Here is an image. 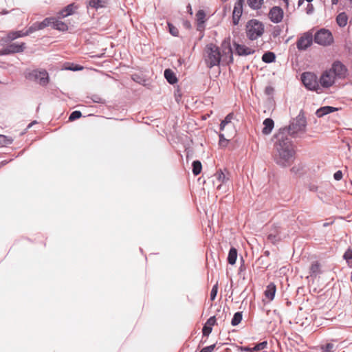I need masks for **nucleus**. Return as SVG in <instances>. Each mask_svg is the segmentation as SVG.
I'll list each match as a JSON object with an SVG mask.
<instances>
[{
	"instance_id": "obj_54",
	"label": "nucleus",
	"mask_w": 352,
	"mask_h": 352,
	"mask_svg": "<svg viewBox=\"0 0 352 352\" xmlns=\"http://www.w3.org/2000/svg\"><path fill=\"white\" fill-rule=\"evenodd\" d=\"M270 87H267V88H266L265 91H266V92H267V94H269V93H270V92H269V91H270Z\"/></svg>"
},
{
	"instance_id": "obj_38",
	"label": "nucleus",
	"mask_w": 352,
	"mask_h": 352,
	"mask_svg": "<svg viewBox=\"0 0 352 352\" xmlns=\"http://www.w3.org/2000/svg\"><path fill=\"white\" fill-rule=\"evenodd\" d=\"M311 276H316L320 273V264L318 262H315L311 264L310 267Z\"/></svg>"
},
{
	"instance_id": "obj_20",
	"label": "nucleus",
	"mask_w": 352,
	"mask_h": 352,
	"mask_svg": "<svg viewBox=\"0 0 352 352\" xmlns=\"http://www.w3.org/2000/svg\"><path fill=\"white\" fill-rule=\"evenodd\" d=\"M76 8L77 7L74 6V3L69 4L58 12L59 16L62 18L68 16L72 14Z\"/></svg>"
},
{
	"instance_id": "obj_50",
	"label": "nucleus",
	"mask_w": 352,
	"mask_h": 352,
	"mask_svg": "<svg viewBox=\"0 0 352 352\" xmlns=\"http://www.w3.org/2000/svg\"><path fill=\"white\" fill-rule=\"evenodd\" d=\"M305 1V0H298V7L301 6Z\"/></svg>"
},
{
	"instance_id": "obj_41",
	"label": "nucleus",
	"mask_w": 352,
	"mask_h": 352,
	"mask_svg": "<svg viewBox=\"0 0 352 352\" xmlns=\"http://www.w3.org/2000/svg\"><path fill=\"white\" fill-rule=\"evenodd\" d=\"M168 30L170 34L174 36H177L179 34L178 29L175 27L172 23H168Z\"/></svg>"
},
{
	"instance_id": "obj_6",
	"label": "nucleus",
	"mask_w": 352,
	"mask_h": 352,
	"mask_svg": "<svg viewBox=\"0 0 352 352\" xmlns=\"http://www.w3.org/2000/svg\"><path fill=\"white\" fill-rule=\"evenodd\" d=\"M314 41L318 45L328 46L333 43V38L329 30L322 28L315 34Z\"/></svg>"
},
{
	"instance_id": "obj_27",
	"label": "nucleus",
	"mask_w": 352,
	"mask_h": 352,
	"mask_svg": "<svg viewBox=\"0 0 352 352\" xmlns=\"http://www.w3.org/2000/svg\"><path fill=\"white\" fill-rule=\"evenodd\" d=\"M52 28L64 32L67 30L68 26L65 23L57 19L56 18H54Z\"/></svg>"
},
{
	"instance_id": "obj_33",
	"label": "nucleus",
	"mask_w": 352,
	"mask_h": 352,
	"mask_svg": "<svg viewBox=\"0 0 352 352\" xmlns=\"http://www.w3.org/2000/svg\"><path fill=\"white\" fill-rule=\"evenodd\" d=\"M13 139L12 137L0 134V146H5L12 144Z\"/></svg>"
},
{
	"instance_id": "obj_61",
	"label": "nucleus",
	"mask_w": 352,
	"mask_h": 352,
	"mask_svg": "<svg viewBox=\"0 0 352 352\" xmlns=\"http://www.w3.org/2000/svg\"><path fill=\"white\" fill-rule=\"evenodd\" d=\"M351 281H352V276H351Z\"/></svg>"
},
{
	"instance_id": "obj_53",
	"label": "nucleus",
	"mask_w": 352,
	"mask_h": 352,
	"mask_svg": "<svg viewBox=\"0 0 352 352\" xmlns=\"http://www.w3.org/2000/svg\"><path fill=\"white\" fill-rule=\"evenodd\" d=\"M34 123H36V121H34L32 122H31L29 125H28V128H30Z\"/></svg>"
},
{
	"instance_id": "obj_60",
	"label": "nucleus",
	"mask_w": 352,
	"mask_h": 352,
	"mask_svg": "<svg viewBox=\"0 0 352 352\" xmlns=\"http://www.w3.org/2000/svg\"><path fill=\"white\" fill-rule=\"evenodd\" d=\"M199 352H203L201 350Z\"/></svg>"
},
{
	"instance_id": "obj_46",
	"label": "nucleus",
	"mask_w": 352,
	"mask_h": 352,
	"mask_svg": "<svg viewBox=\"0 0 352 352\" xmlns=\"http://www.w3.org/2000/svg\"><path fill=\"white\" fill-rule=\"evenodd\" d=\"M333 177L337 181L340 180L342 178V172L341 170L336 171L333 175Z\"/></svg>"
},
{
	"instance_id": "obj_16",
	"label": "nucleus",
	"mask_w": 352,
	"mask_h": 352,
	"mask_svg": "<svg viewBox=\"0 0 352 352\" xmlns=\"http://www.w3.org/2000/svg\"><path fill=\"white\" fill-rule=\"evenodd\" d=\"M267 346V342L263 341L261 342L257 343L255 344L254 347L250 346H238L237 350L239 351H246V352H254L260 350H263L266 349Z\"/></svg>"
},
{
	"instance_id": "obj_55",
	"label": "nucleus",
	"mask_w": 352,
	"mask_h": 352,
	"mask_svg": "<svg viewBox=\"0 0 352 352\" xmlns=\"http://www.w3.org/2000/svg\"><path fill=\"white\" fill-rule=\"evenodd\" d=\"M73 71H76V70H78L79 69L78 68H74V69H71Z\"/></svg>"
},
{
	"instance_id": "obj_18",
	"label": "nucleus",
	"mask_w": 352,
	"mask_h": 352,
	"mask_svg": "<svg viewBox=\"0 0 352 352\" xmlns=\"http://www.w3.org/2000/svg\"><path fill=\"white\" fill-rule=\"evenodd\" d=\"M205 19H206V13H205L204 10H199L196 14L197 30L198 31H202L204 30Z\"/></svg>"
},
{
	"instance_id": "obj_57",
	"label": "nucleus",
	"mask_w": 352,
	"mask_h": 352,
	"mask_svg": "<svg viewBox=\"0 0 352 352\" xmlns=\"http://www.w3.org/2000/svg\"><path fill=\"white\" fill-rule=\"evenodd\" d=\"M350 4H351V6L352 7V0H350Z\"/></svg>"
},
{
	"instance_id": "obj_5",
	"label": "nucleus",
	"mask_w": 352,
	"mask_h": 352,
	"mask_svg": "<svg viewBox=\"0 0 352 352\" xmlns=\"http://www.w3.org/2000/svg\"><path fill=\"white\" fill-rule=\"evenodd\" d=\"M26 78L36 81L41 86H46L50 80L49 74L45 69H34L29 72Z\"/></svg>"
},
{
	"instance_id": "obj_34",
	"label": "nucleus",
	"mask_w": 352,
	"mask_h": 352,
	"mask_svg": "<svg viewBox=\"0 0 352 352\" xmlns=\"http://www.w3.org/2000/svg\"><path fill=\"white\" fill-rule=\"evenodd\" d=\"M242 318H243L242 312H241V311L236 312L234 314L233 318L231 320V324L232 326L238 325L241 322Z\"/></svg>"
},
{
	"instance_id": "obj_56",
	"label": "nucleus",
	"mask_w": 352,
	"mask_h": 352,
	"mask_svg": "<svg viewBox=\"0 0 352 352\" xmlns=\"http://www.w3.org/2000/svg\"><path fill=\"white\" fill-rule=\"evenodd\" d=\"M269 254H270V253H269V252H268V251H265V254H266V255H269Z\"/></svg>"
},
{
	"instance_id": "obj_3",
	"label": "nucleus",
	"mask_w": 352,
	"mask_h": 352,
	"mask_svg": "<svg viewBox=\"0 0 352 352\" xmlns=\"http://www.w3.org/2000/svg\"><path fill=\"white\" fill-rule=\"evenodd\" d=\"M206 58L205 61L207 67L212 68L219 65L221 58V54L218 46L213 43L208 44L206 46Z\"/></svg>"
},
{
	"instance_id": "obj_7",
	"label": "nucleus",
	"mask_w": 352,
	"mask_h": 352,
	"mask_svg": "<svg viewBox=\"0 0 352 352\" xmlns=\"http://www.w3.org/2000/svg\"><path fill=\"white\" fill-rule=\"evenodd\" d=\"M301 80L304 86L309 90L318 91L319 89L317 76L314 73H302L301 75Z\"/></svg>"
},
{
	"instance_id": "obj_40",
	"label": "nucleus",
	"mask_w": 352,
	"mask_h": 352,
	"mask_svg": "<svg viewBox=\"0 0 352 352\" xmlns=\"http://www.w3.org/2000/svg\"><path fill=\"white\" fill-rule=\"evenodd\" d=\"M81 116H82V113L80 111H74L69 115V120L74 121V120H76L80 118Z\"/></svg>"
},
{
	"instance_id": "obj_28",
	"label": "nucleus",
	"mask_w": 352,
	"mask_h": 352,
	"mask_svg": "<svg viewBox=\"0 0 352 352\" xmlns=\"http://www.w3.org/2000/svg\"><path fill=\"white\" fill-rule=\"evenodd\" d=\"M264 0H247L248 6L254 10H257L261 8Z\"/></svg>"
},
{
	"instance_id": "obj_58",
	"label": "nucleus",
	"mask_w": 352,
	"mask_h": 352,
	"mask_svg": "<svg viewBox=\"0 0 352 352\" xmlns=\"http://www.w3.org/2000/svg\"><path fill=\"white\" fill-rule=\"evenodd\" d=\"M271 237H272V234H270L269 235V238H271Z\"/></svg>"
},
{
	"instance_id": "obj_14",
	"label": "nucleus",
	"mask_w": 352,
	"mask_h": 352,
	"mask_svg": "<svg viewBox=\"0 0 352 352\" xmlns=\"http://www.w3.org/2000/svg\"><path fill=\"white\" fill-rule=\"evenodd\" d=\"M319 82L322 87L328 88L334 83L335 78L332 76L331 72L326 70L321 75Z\"/></svg>"
},
{
	"instance_id": "obj_31",
	"label": "nucleus",
	"mask_w": 352,
	"mask_h": 352,
	"mask_svg": "<svg viewBox=\"0 0 352 352\" xmlns=\"http://www.w3.org/2000/svg\"><path fill=\"white\" fill-rule=\"evenodd\" d=\"M237 258V250L235 248H231L229 250L228 256V262L230 265H234L236 263Z\"/></svg>"
},
{
	"instance_id": "obj_8",
	"label": "nucleus",
	"mask_w": 352,
	"mask_h": 352,
	"mask_svg": "<svg viewBox=\"0 0 352 352\" xmlns=\"http://www.w3.org/2000/svg\"><path fill=\"white\" fill-rule=\"evenodd\" d=\"M312 43L313 35L311 32H307L298 39L296 42V47L298 50L304 51L309 47L312 45Z\"/></svg>"
},
{
	"instance_id": "obj_52",
	"label": "nucleus",
	"mask_w": 352,
	"mask_h": 352,
	"mask_svg": "<svg viewBox=\"0 0 352 352\" xmlns=\"http://www.w3.org/2000/svg\"><path fill=\"white\" fill-rule=\"evenodd\" d=\"M338 2V0H331L332 5H336Z\"/></svg>"
},
{
	"instance_id": "obj_9",
	"label": "nucleus",
	"mask_w": 352,
	"mask_h": 352,
	"mask_svg": "<svg viewBox=\"0 0 352 352\" xmlns=\"http://www.w3.org/2000/svg\"><path fill=\"white\" fill-rule=\"evenodd\" d=\"M25 48V43H13L8 45L0 50V55L5 56L11 54L23 52Z\"/></svg>"
},
{
	"instance_id": "obj_1",
	"label": "nucleus",
	"mask_w": 352,
	"mask_h": 352,
	"mask_svg": "<svg viewBox=\"0 0 352 352\" xmlns=\"http://www.w3.org/2000/svg\"><path fill=\"white\" fill-rule=\"evenodd\" d=\"M286 129H280L276 135L274 162L280 167L290 166L296 157V151L290 138L286 135Z\"/></svg>"
},
{
	"instance_id": "obj_43",
	"label": "nucleus",
	"mask_w": 352,
	"mask_h": 352,
	"mask_svg": "<svg viewBox=\"0 0 352 352\" xmlns=\"http://www.w3.org/2000/svg\"><path fill=\"white\" fill-rule=\"evenodd\" d=\"M333 344L331 343H327L324 346H322V352H333Z\"/></svg>"
},
{
	"instance_id": "obj_2",
	"label": "nucleus",
	"mask_w": 352,
	"mask_h": 352,
	"mask_svg": "<svg viewBox=\"0 0 352 352\" xmlns=\"http://www.w3.org/2000/svg\"><path fill=\"white\" fill-rule=\"evenodd\" d=\"M307 127V120L305 116L304 112L301 110L298 115L294 118L291 122L288 127L286 129V135L289 134L294 138H300L301 135L305 133Z\"/></svg>"
},
{
	"instance_id": "obj_12",
	"label": "nucleus",
	"mask_w": 352,
	"mask_h": 352,
	"mask_svg": "<svg viewBox=\"0 0 352 352\" xmlns=\"http://www.w3.org/2000/svg\"><path fill=\"white\" fill-rule=\"evenodd\" d=\"M245 0H237L234 6L232 12V23L234 25H237L243 14V6Z\"/></svg>"
},
{
	"instance_id": "obj_10",
	"label": "nucleus",
	"mask_w": 352,
	"mask_h": 352,
	"mask_svg": "<svg viewBox=\"0 0 352 352\" xmlns=\"http://www.w3.org/2000/svg\"><path fill=\"white\" fill-rule=\"evenodd\" d=\"M328 71L331 72V74L335 79L336 78H344L346 74V67L340 61L334 62L331 68Z\"/></svg>"
},
{
	"instance_id": "obj_19",
	"label": "nucleus",
	"mask_w": 352,
	"mask_h": 352,
	"mask_svg": "<svg viewBox=\"0 0 352 352\" xmlns=\"http://www.w3.org/2000/svg\"><path fill=\"white\" fill-rule=\"evenodd\" d=\"M337 110H338V109L336 107H333L331 106H324V107L319 108L316 111V115L317 117L321 118V117H323L324 116H326L329 113L334 112Z\"/></svg>"
},
{
	"instance_id": "obj_29",
	"label": "nucleus",
	"mask_w": 352,
	"mask_h": 352,
	"mask_svg": "<svg viewBox=\"0 0 352 352\" xmlns=\"http://www.w3.org/2000/svg\"><path fill=\"white\" fill-rule=\"evenodd\" d=\"M262 60L265 63H272L276 60V55L272 52H266L262 56Z\"/></svg>"
},
{
	"instance_id": "obj_48",
	"label": "nucleus",
	"mask_w": 352,
	"mask_h": 352,
	"mask_svg": "<svg viewBox=\"0 0 352 352\" xmlns=\"http://www.w3.org/2000/svg\"><path fill=\"white\" fill-rule=\"evenodd\" d=\"M219 136V144L220 145H223L224 142H227V140L224 138L223 134L220 133Z\"/></svg>"
},
{
	"instance_id": "obj_44",
	"label": "nucleus",
	"mask_w": 352,
	"mask_h": 352,
	"mask_svg": "<svg viewBox=\"0 0 352 352\" xmlns=\"http://www.w3.org/2000/svg\"><path fill=\"white\" fill-rule=\"evenodd\" d=\"M91 100H93V102H96V103H102V104L104 102V100H103L102 98H101L100 96H98L97 95H94L91 97Z\"/></svg>"
},
{
	"instance_id": "obj_24",
	"label": "nucleus",
	"mask_w": 352,
	"mask_h": 352,
	"mask_svg": "<svg viewBox=\"0 0 352 352\" xmlns=\"http://www.w3.org/2000/svg\"><path fill=\"white\" fill-rule=\"evenodd\" d=\"M26 33V30L12 31L8 33L7 39L8 41H14L18 38L28 36V34Z\"/></svg>"
},
{
	"instance_id": "obj_4",
	"label": "nucleus",
	"mask_w": 352,
	"mask_h": 352,
	"mask_svg": "<svg viewBox=\"0 0 352 352\" xmlns=\"http://www.w3.org/2000/svg\"><path fill=\"white\" fill-rule=\"evenodd\" d=\"M264 30V24L257 19L249 20L245 25L246 36L251 41H254L261 36Z\"/></svg>"
},
{
	"instance_id": "obj_13",
	"label": "nucleus",
	"mask_w": 352,
	"mask_h": 352,
	"mask_svg": "<svg viewBox=\"0 0 352 352\" xmlns=\"http://www.w3.org/2000/svg\"><path fill=\"white\" fill-rule=\"evenodd\" d=\"M283 17V10L279 6L272 7L269 12V18L274 23L280 22Z\"/></svg>"
},
{
	"instance_id": "obj_47",
	"label": "nucleus",
	"mask_w": 352,
	"mask_h": 352,
	"mask_svg": "<svg viewBox=\"0 0 352 352\" xmlns=\"http://www.w3.org/2000/svg\"><path fill=\"white\" fill-rule=\"evenodd\" d=\"M314 8L311 3H308L307 8H306V12L307 14H311L314 12Z\"/></svg>"
},
{
	"instance_id": "obj_11",
	"label": "nucleus",
	"mask_w": 352,
	"mask_h": 352,
	"mask_svg": "<svg viewBox=\"0 0 352 352\" xmlns=\"http://www.w3.org/2000/svg\"><path fill=\"white\" fill-rule=\"evenodd\" d=\"M214 177H216L217 182L220 183L217 186V188L218 190H221L223 188H224V186L226 185L230 181V174L226 169H219L215 173Z\"/></svg>"
},
{
	"instance_id": "obj_23",
	"label": "nucleus",
	"mask_w": 352,
	"mask_h": 352,
	"mask_svg": "<svg viewBox=\"0 0 352 352\" xmlns=\"http://www.w3.org/2000/svg\"><path fill=\"white\" fill-rule=\"evenodd\" d=\"M107 4V0H89L87 7L94 9L104 8Z\"/></svg>"
},
{
	"instance_id": "obj_15",
	"label": "nucleus",
	"mask_w": 352,
	"mask_h": 352,
	"mask_svg": "<svg viewBox=\"0 0 352 352\" xmlns=\"http://www.w3.org/2000/svg\"><path fill=\"white\" fill-rule=\"evenodd\" d=\"M235 53L240 56H248L253 54L255 52V50L248 47L245 45L239 44L236 43H234Z\"/></svg>"
},
{
	"instance_id": "obj_36",
	"label": "nucleus",
	"mask_w": 352,
	"mask_h": 352,
	"mask_svg": "<svg viewBox=\"0 0 352 352\" xmlns=\"http://www.w3.org/2000/svg\"><path fill=\"white\" fill-rule=\"evenodd\" d=\"M233 118V113H229L226 116V117L221 122L220 124V130L223 131L226 124L231 122L232 119Z\"/></svg>"
},
{
	"instance_id": "obj_45",
	"label": "nucleus",
	"mask_w": 352,
	"mask_h": 352,
	"mask_svg": "<svg viewBox=\"0 0 352 352\" xmlns=\"http://www.w3.org/2000/svg\"><path fill=\"white\" fill-rule=\"evenodd\" d=\"M214 347H215V344H211L210 346H207L204 347L201 349V351L203 352H212L214 350Z\"/></svg>"
},
{
	"instance_id": "obj_17",
	"label": "nucleus",
	"mask_w": 352,
	"mask_h": 352,
	"mask_svg": "<svg viewBox=\"0 0 352 352\" xmlns=\"http://www.w3.org/2000/svg\"><path fill=\"white\" fill-rule=\"evenodd\" d=\"M217 319L216 317L211 316L210 317L202 329V333L204 336H208L209 334L212 332V327L216 324Z\"/></svg>"
},
{
	"instance_id": "obj_21",
	"label": "nucleus",
	"mask_w": 352,
	"mask_h": 352,
	"mask_svg": "<svg viewBox=\"0 0 352 352\" xmlns=\"http://www.w3.org/2000/svg\"><path fill=\"white\" fill-rule=\"evenodd\" d=\"M263 128L262 130V133L264 135H269L271 133L274 126V120L272 118H266L263 121Z\"/></svg>"
},
{
	"instance_id": "obj_35",
	"label": "nucleus",
	"mask_w": 352,
	"mask_h": 352,
	"mask_svg": "<svg viewBox=\"0 0 352 352\" xmlns=\"http://www.w3.org/2000/svg\"><path fill=\"white\" fill-rule=\"evenodd\" d=\"M54 20V17H47V18H45L43 21L39 22L41 29L43 30L49 26L52 27Z\"/></svg>"
},
{
	"instance_id": "obj_51",
	"label": "nucleus",
	"mask_w": 352,
	"mask_h": 352,
	"mask_svg": "<svg viewBox=\"0 0 352 352\" xmlns=\"http://www.w3.org/2000/svg\"><path fill=\"white\" fill-rule=\"evenodd\" d=\"M184 25H185V27H186V28H190V22H188V21H185V22H184Z\"/></svg>"
},
{
	"instance_id": "obj_59",
	"label": "nucleus",
	"mask_w": 352,
	"mask_h": 352,
	"mask_svg": "<svg viewBox=\"0 0 352 352\" xmlns=\"http://www.w3.org/2000/svg\"><path fill=\"white\" fill-rule=\"evenodd\" d=\"M285 2H286L287 3H288V0H283Z\"/></svg>"
},
{
	"instance_id": "obj_32",
	"label": "nucleus",
	"mask_w": 352,
	"mask_h": 352,
	"mask_svg": "<svg viewBox=\"0 0 352 352\" xmlns=\"http://www.w3.org/2000/svg\"><path fill=\"white\" fill-rule=\"evenodd\" d=\"M192 173L194 175L197 176L199 175L201 172L202 169V165L200 161L199 160H195L192 162Z\"/></svg>"
},
{
	"instance_id": "obj_42",
	"label": "nucleus",
	"mask_w": 352,
	"mask_h": 352,
	"mask_svg": "<svg viewBox=\"0 0 352 352\" xmlns=\"http://www.w3.org/2000/svg\"><path fill=\"white\" fill-rule=\"evenodd\" d=\"M217 291H218V286H217V284H216L212 287L211 292H210V300H214L215 299V298L217 296Z\"/></svg>"
},
{
	"instance_id": "obj_26",
	"label": "nucleus",
	"mask_w": 352,
	"mask_h": 352,
	"mask_svg": "<svg viewBox=\"0 0 352 352\" xmlns=\"http://www.w3.org/2000/svg\"><path fill=\"white\" fill-rule=\"evenodd\" d=\"M223 53L225 55H228L229 62L233 61L232 50L229 42L224 41L222 43Z\"/></svg>"
},
{
	"instance_id": "obj_30",
	"label": "nucleus",
	"mask_w": 352,
	"mask_h": 352,
	"mask_svg": "<svg viewBox=\"0 0 352 352\" xmlns=\"http://www.w3.org/2000/svg\"><path fill=\"white\" fill-rule=\"evenodd\" d=\"M348 17L345 12L340 13L336 17V22L340 27H344L347 24Z\"/></svg>"
},
{
	"instance_id": "obj_25",
	"label": "nucleus",
	"mask_w": 352,
	"mask_h": 352,
	"mask_svg": "<svg viewBox=\"0 0 352 352\" xmlns=\"http://www.w3.org/2000/svg\"><path fill=\"white\" fill-rule=\"evenodd\" d=\"M276 291V285L271 283L267 286V288L265 291V296L269 300H272L274 298Z\"/></svg>"
},
{
	"instance_id": "obj_37",
	"label": "nucleus",
	"mask_w": 352,
	"mask_h": 352,
	"mask_svg": "<svg viewBox=\"0 0 352 352\" xmlns=\"http://www.w3.org/2000/svg\"><path fill=\"white\" fill-rule=\"evenodd\" d=\"M344 259L350 267H352V250L349 248L343 255Z\"/></svg>"
},
{
	"instance_id": "obj_39",
	"label": "nucleus",
	"mask_w": 352,
	"mask_h": 352,
	"mask_svg": "<svg viewBox=\"0 0 352 352\" xmlns=\"http://www.w3.org/2000/svg\"><path fill=\"white\" fill-rule=\"evenodd\" d=\"M42 30L41 29V27L40 26V23L39 22H36V23H33L30 27L28 28V29L26 30V34H28V35L37 31V30Z\"/></svg>"
},
{
	"instance_id": "obj_22",
	"label": "nucleus",
	"mask_w": 352,
	"mask_h": 352,
	"mask_svg": "<svg viewBox=\"0 0 352 352\" xmlns=\"http://www.w3.org/2000/svg\"><path fill=\"white\" fill-rule=\"evenodd\" d=\"M164 78L170 85H174L177 82L176 75L170 69H166L164 70Z\"/></svg>"
},
{
	"instance_id": "obj_49",
	"label": "nucleus",
	"mask_w": 352,
	"mask_h": 352,
	"mask_svg": "<svg viewBox=\"0 0 352 352\" xmlns=\"http://www.w3.org/2000/svg\"><path fill=\"white\" fill-rule=\"evenodd\" d=\"M300 168L298 167V166H293L291 169H290V171L293 173H295L296 174L297 173H298V171L300 170Z\"/></svg>"
}]
</instances>
